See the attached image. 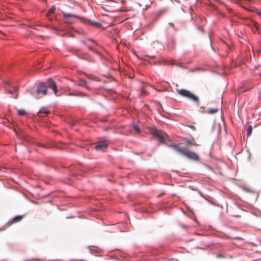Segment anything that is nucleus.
Returning <instances> with one entry per match:
<instances>
[{"mask_svg": "<svg viewBox=\"0 0 261 261\" xmlns=\"http://www.w3.org/2000/svg\"><path fill=\"white\" fill-rule=\"evenodd\" d=\"M170 147L174 150H175L176 151L184 155V156L187 157L189 159L195 161H197L199 159V156L197 154L193 152L189 151L188 149L186 148H183L180 146L178 144H173L171 145Z\"/></svg>", "mask_w": 261, "mask_h": 261, "instance_id": "nucleus-1", "label": "nucleus"}, {"mask_svg": "<svg viewBox=\"0 0 261 261\" xmlns=\"http://www.w3.org/2000/svg\"><path fill=\"white\" fill-rule=\"evenodd\" d=\"M177 92L181 96L189 98L195 102H198V97L191 93L190 91L186 89H178Z\"/></svg>", "mask_w": 261, "mask_h": 261, "instance_id": "nucleus-2", "label": "nucleus"}, {"mask_svg": "<svg viewBox=\"0 0 261 261\" xmlns=\"http://www.w3.org/2000/svg\"><path fill=\"white\" fill-rule=\"evenodd\" d=\"M150 133L160 142L163 143L165 141V136L166 134L162 131L158 130L154 128H151L150 129Z\"/></svg>", "mask_w": 261, "mask_h": 261, "instance_id": "nucleus-3", "label": "nucleus"}, {"mask_svg": "<svg viewBox=\"0 0 261 261\" xmlns=\"http://www.w3.org/2000/svg\"><path fill=\"white\" fill-rule=\"evenodd\" d=\"M63 19L65 23H71L73 22V19L77 17L75 15L71 14H67L66 13H63Z\"/></svg>", "mask_w": 261, "mask_h": 261, "instance_id": "nucleus-4", "label": "nucleus"}, {"mask_svg": "<svg viewBox=\"0 0 261 261\" xmlns=\"http://www.w3.org/2000/svg\"><path fill=\"white\" fill-rule=\"evenodd\" d=\"M47 85L49 88L53 90L54 93L56 95L59 96V95L58 94V90L57 89V86L55 82L53 81L51 79H49L47 81Z\"/></svg>", "mask_w": 261, "mask_h": 261, "instance_id": "nucleus-5", "label": "nucleus"}, {"mask_svg": "<svg viewBox=\"0 0 261 261\" xmlns=\"http://www.w3.org/2000/svg\"><path fill=\"white\" fill-rule=\"evenodd\" d=\"M47 85L49 88L53 90L54 93L56 95L59 96V95L58 94V90L57 89V86L55 82L53 81L51 79H49L47 81Z\"/></svg>", "mask_w": 261, "mask_h": 261, "instance_id": "nucleus-6", "label": "nucleus"}, {"mask_svg": "<svg viewBox=\"0 0 261 261\" xmlns=\"http://www.w3.org/2000/svg\"><path fill=\"white\" fill-rule=\"evenodd\" d=\"M108 147V144L106 141H100L97 143L94 147L96 150H102Z\"/></svg>", "mask_w": 261, "mask_h": 261, "instance_id": "nucleus-7", "label": "nucleus"}, {"mask_svg": "<svg viewBox=\"0 0 261 261\" xmlns=\"http://www.w3.org/2000/svg\"><path fill=\"white\" fill-rule=\"evenodd\" d=\"M47 93V87L43 84L39 85L37 87V94H42L43 95H46Z\"/></svg>", "mask_w": 261, "mask_h": 261, "instance_id": "nucleus-8", "label": "nucleus"}, {"mask_svg": "<svg viewBox=\"0 0 261 261\" xmlns=\"http://www.w3.org/2000/svg\"><path fill=\"white\" fill-rule=\"evenodd\" d=\"M23 216L18 215L15 216L12 220L9 221L7 224V226H10L14 223H16L21 221L23 219Z\"/></svg>", "mask_w": 261, "mask_h": 261, "instance_id": "nucleus-9", "label": "nucleus"}, {"mask_svg": "<svg viewBox=\"0 0 261 261\" xmlns=\"http://www.w3.org/2000/svg\"><path fill=\"white\" fill-rule=\"evenodd\" d=\"M56 7L53 6L51 9H50V10L48 11L47 14V17L50 19L51 20V18H50V16L53 14V13H55V11H56Z\"/></svg>", "mask_w": 261, "mask_h": 261, "instance_id": "nucleus-10", "label": "nucleus"}, {"mask_svg": "<svg viewBox=\"0 0 261 261\" xmlns=\"http://www.w3.org/2000/svg\"><path fill=\"white\" fill-rule=\"evenodd\" d=\"M185 140L187 144L193 145L194 146L197 145V144L195 142V140L193 138H192L191 139H186Z\"/></svg>", "mask_w": 261, "mask_h": 261, "instance_id": "nucleus-11", "label": "nucleus"}, {"mask_svg": "<svg viewBox=\"0 0 261 261\" xmlns=\"http://www.w3.org/2000/svg\"><path fill=\"white\" fill-rule=\"evenodd\" d=\"M50 111H48V110H47L45 108H43L42 109H41L39 112H38V115L39 116H41V114H45L46 115H48L49 114H50Z\"/></svg>", "mask_w": 261, "mask_h": 261, "instance_id": "nucleus-12", "label": "nucleus"}, {"mask_svg": "<svg viewBox=\"0 0 261 261\" xmlns=\"http://www.w3.org/2000/svg\"><path fill=\"white\" fill-rule=\"evenodd\" d=\"M77 85L79 86L85 87L88 88V87L87 86V82L83 80H80L79 83L78 84H77Z\"/></svg>", "mask_w": 261, "mask_h": 261, "instance_id": "nucleus-13", "label": "nucleus"}, {"mask_svg": "<svg viewBox=\"0 0 261 261\" xmlns=\"http://www.w3.org/2000/svg\"><path fill=\"white\" fill-rule=\"evenodd\" d=\"M87 77L91 80L95 81H99L100 80L99 77L97 76H93L92 75H86Z\"/></svg>", "mask_w": 261, "mask_h": 261, "instance_id": "nucleus-14", "label": "nucleus"}, {"mask_svg": "<svg viewBox=\"0 0 261 261\" xmlns=\"http://www.w3.org/2000/svg\"><path fill=\"white\" fill-rule=\"evenodd\" d=\"M219 109L218 108L215 109H210L207 110V113L210 114H214L216 113L218 111Z\"/></svg>", "mask_w": 261, "mask_h": 261, "instance_id": "nucleus-15", "label": "nucleus"}, {"mask_svg": "<svg viewBox=\"0 0 261 261\" xmlns=\"http://www.w3.org/2000/svg\"><path fill=\"white\" fill-rule=\"evenodd\" d=\"M141 93L142 96H145L147 94V91L146 89V86H142L141 90Z\"/></svg>", "mask_w": 261, "mask_h": 261, "instance_id": "nucleus-16", "label": "nucleus"}, {"mask_svg": "<svg viewBox=\"0 0 261 261\" xmlns=\"http://www.w3.org/2000/svg\"><path fill=\"white\" fill-rule=\"evenodd\" d=\"M68 95L69 96H84V95H85V94L84 93H79V92H73V93L72 92L69 93Z\"/></svg>", "mask_w": 261, "mask_h": 261, "instance_id": "nucleus-17", "label": "nucleus"}, {"mask_svg": "<svg viewBox=\"0 0 261 261\" xmlns=\"http://www.w3.org/2000/svg\"><path fill=\"white\" fill-rule=\"evenodd\" d=\"M17 91V88L16 87H13V89H10L8 90V92L10 94H13L14 92H16Z\"/></svg>", "mask_w": 261, "mask_h": 261, "instance_id": "nucleus-18", "label": "nucleus"}, {"mask_svg": "<svg viewBox=\"0 0 261 261\" xmlns=\"http://www.w3.org/2000/svg\"><path fill=\"white\" fill-rule=\"evenodd\" d=\"M133 127L134 129V130L137 132L138 133H139L140 132V129L139 127L136 125V124H133Z\"/></svg>", "mask_w": 261, "mask_h": 261, "instance_id": "nucleus-19", "label": "nucleus"}, {"mask_svg": "<svg viewBox=\"0 0 261 261\" xmlns=\"http://www.w3.org/2000/svg\"><path fill=\"white\" fill-rule=\"evenodd\" d=\"M252 130V127L251 125H249L247 128V136H250L251 134Z\"/></svg>", "mask_w": 261, "mask_h": 261, "instance_id": "nucleus-20", "label": "nucleus"}, {"mask_svg": "<svg viewBox=\"0 0 261 261\" xmlns=\"http://www.w3.org/2000/svg\"><path fill=\"white\" fill-rule=\"evenodd\" d=\"M18 114L19 116H23L26 115V112L24 110H18Z\"/></svg>", "mask_w": 261, "mask_h": 261, "instance_id": "nucleus-21", "label": "nucleus"}, {"mask_svg": "<svg viewBox=\"0 0 261 261\" xmlns=\"http://www.w3.org/2000/svg\"><path fill=\"white\" fill-rule=\"evenodd\" d=\"M92 24H93V25H94L95 27L97 28H100L102 27L101 24L99 22H92Z\"/></svg>", "mask_w": 261, "mask_h": 261, "instance_id": "nucleus-22", "label": "nucleus"}, {"mask_svg": "<svg viewBox=\"0 0 261 261\" xmlns=\"http://www.w3.org/2000/svg\"><path fill=\"white\" fill-rule=\"evenodd\" d=\"M188 127L191 128V129H192L193 130H196V127L194 125H188Z\"/></svg>", "mask_w": 261, "mask_h": 261, "instance_id": "nucleus-23", "label": "nucleus"}, {"mask_svg": "<svg viewBox=\"0 0 261 261\" xmlns=\"http://www.w3.org/2000/svg\"><path fill=\"white\" fill-rule=\"evenodd\" d=\"M257 14L261 18V12H257Z\"/></svg>", "mask_w": 261, "mask_h": 261, "instance_id": "nucleus-24", "label": "nucleus"}, {"mask_svg": "<svg viewBox=\"0 0 261 261\" xmlns=\"http://www.w3.org/2000/svg\"><path fill=\"white\" fill-rule=\"evenodd\" d=\"M17 96H18V94L17 93H16L15 95L13 96V97L14 98H17Z\"/></svg>", "mask_w": 261, "mask_h": 261, "instance_id": "nucleus-25", "label": "nucleus"}, {"mask_svg": "<svg viewBox=\"0 0 261 261\" xmlns=\"http://www.w3.org/2000/svg\"><path fill=\"white\" fill-rule=\"evenodd\" d=\"M81 42H82V43H83V44H86V41H84V40H82V41H81Z\"/></svg>", "mask_w": 261, "mask_h": 261, "instance_id": "nucleus-26", "label": "nucleus"}, {"mask_svg": "<svg viewBox=\"0 0 261 261\" xmlns=\"http://www.w3.org/2000/svg\"><path fill=\"white\" fill-rule=\"evenodd\" d=\"M5 228L4 227H3L0 228V231L4 230H5Z\"/></svg>", "mask_w": 261, "mask_h": 261, "instance_id": "nucleus-27", "label": "nucleus"}, {"mask_svg": "<svg viewBox=\"0 0 261 261\" xmlns=\"http://www.w3.org/2000/svg\"><path fill=\"white\" fill-rule=\"evenodd\" d=\"M89 48L90 49H91V50H93V48H92L91 47H90V46H89Z\"/></svg>", "mask_w": 261, "mask_h": 261, "instance_id": "nucleus-28", "label": "nucleus"}, {"mask_svg": "<svg viewBox=\"0 0 261 261\" xmlns=\"http://www.w3.org/2000/svg\"><path fill=\"white\" fill-rule=\"evenodd\" d=\"M260 19H261V18H260Z\"/></svg>", "mask_w": 261, "mask_h": 261, "instance_id": "nucleus-29", "label": "nucleus"}]
</instances>
